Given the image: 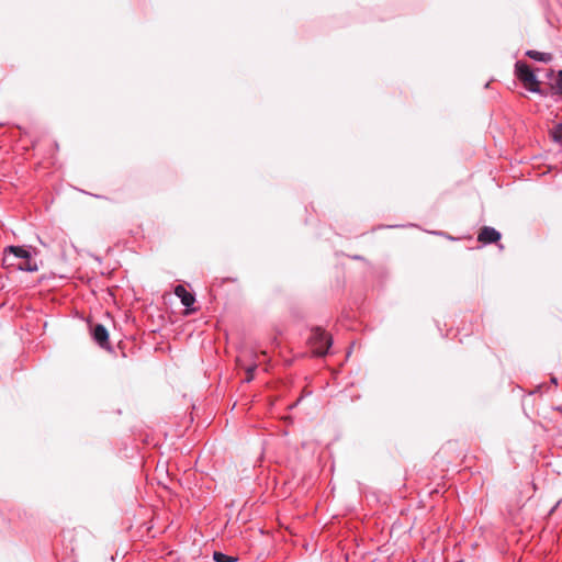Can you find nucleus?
<instances>
[{"mask_svg": "<svg viewBox=\"0 0 562 562\" xmlns=\"http://www.w3.org/2000/svg\"><path fill=\"white\" fill-rule=\"evenodd\" d=\"M92 337L95 342H98L101 347H105L109 344V334L106 328L98 324L93 327Z\"/></svg>", "mask_w": 562, "mask_h": 562, "instance_id": "5", "label": "nucleus"}, {"mask_svg": "<svg viewBox=\"0 0 562 562\" xmlns=\"http://www.w3.org/2000/svg\"><path fill=\"white\" fill-rule=\"evenodd\" d=\"M2 266L22 271H37V265L32 259L31 252L22 246H9L4 248Z\"/></svg>", "mask_w": 562, "mask_h": 562, "instance_id": "1", "label": "nucleus"}, {"mask_svg": "<svg viewBox=\"0 0 562 562\" xmlns=\"http://www.w3.org/2000/svg\"><path fill=\"white\" fill-rule=\"evenodd\" d=\"M526 56L541 63H550L552 60V55L550 53H542L533 49L527 50Z\"/></svg>", "mask_w": 562, "mask_h": 562, "instance_id": "7", "label": "nucleus"}, {"mask_svg": "<svg viewBox=\"0 0 562 562\" xmlns=\"http://www.w3.org/2000/svg\"><path fill=\"white\" fill-rule=\"evenodd\" d=\"M550 94H560L562 95V70H560L554 78V81L550 85V89L546 90Z\"/></svg>", "mask_w": 562, "mask_h": 562, "instance_id": "8", "label": "nucleus"}, {"mask_svg": "<svg viewBox=\"0 0 562 562\" xmlns=\"http://www.w3.org/2000/svg\"><path fill=\"white\" fill-rule=\"evenodd\" d=\"M501 239V233L493 227L484 226L477 236V240L483 244L497 243Z\"/></svg>", "mask_w": 562, "mask_h": 562, "instance_id": "4", "label": "nucleus"}, {"mask_svg": "<svg viewBox=\"0 0 562 562\" xmlns=\"http://www.w3.org/2000/svg\"><path fill=\"white\" fill-rule=\"evenodd\" d=\"M213 560L215 562H235L237 561V558L227 555L223 552L215 551L213 553Z\"/></svg>", "mask_w": 562, "mask_h": 562, "instance_id": "10", "label": "nucleus"}, {"mask_svg": "<svg viewBox=\"0 0 562 562\" xmlns=\"http://www.w3.org/2000/svg\"><path fill=\"white\" fill-rule=\"evenodd\" d=\"M552 76H553V71H550V72L548 74V77H552Z\"/></svg>", "mask_w": 562, "mask_h": 562, "instance_id": "12", "label": "nucleus"}, {"mask_svg": "<svg viewBox=\"0 0 562 562\" xmlns=\"http://www.w3.org/2000/svg\"><path fill=\"white\" fill-rule=\"evenodd\" d=\"M515 75L530 92L538 93L542 97L549 95V92L540 87V81L525 61L518 60L515 64Z\"/></svg>", "mask_w": 562, "mask_h": 562, "instance_id": "2", "label": "nucleus"}, {"mask_svg": "<svg viewBox=\"0 0 562 562\" xmlns=\"http://www.w3.org/2000/svg\"><path fill=\"white\" fill-rule=\"evenodd\" d=\"M550 134L555 143H559L562 145V124L555 125L551 131Z\"/></svg>", "mask_w": 562, "mask_h": 562, "instance_id": "11", "label": "nucleus"}, {"mask_svg": "<svg viewBox=\"0 0 562 562\" xmlns=\"http://www.w3.org/2000/svg\"><path fill=\"white\" fill-rule=\"evenodd\" d=\"M175 294L180 299L181 303L187 307H190L195 302L194 296L190 292H188L187 289L181 284H179L175 288Z\"/></svg>", "mask_w": 562, "mask_h": 562, "instance_id": "6", "label": "nucleus"}, {"mask_svg": "<svg viewBox=\"0 0 562 562\" xmlns=\"http://www.w3.org/2000/svg\"><path fill=\"white\" fill-rule=\"evenodd\" d=\"M331 338L324 330L316 328L310 337V346L315 356L323 357L331 346Z\"/></svg>", "mask_w": 562, "mask_h": 562, "instance_id": "3", "label": "nucleus"}, {"mask_svg": "<svg viewBox=\"0 0 562 562\" xmlns=\"http://www.w3.org/2000/svg\"><path fill=\"white\" fill-rule=\"evenodd\" d=\"M238 361H239L240 367L244 368L246 371L245 381L250 382L254 379V372L258 366L257 362H254L252 364H249V366H244L241 362L243 361L241 359H239Z\"/></svg>", "mask_w": 562, "mask_h": 562, "instance_id": "9", "label": "nucleus"}]
</instances>
